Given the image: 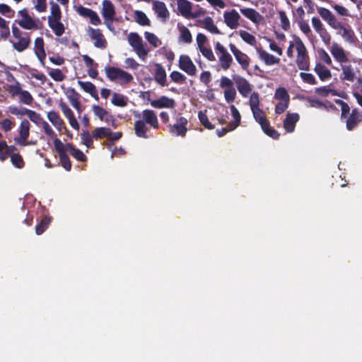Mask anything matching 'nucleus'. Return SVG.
<instances>
[{"label": "nucleus", "instance_id": "f257e3e1", "mask_svg": "<svg viewBox=\"0 0 362 362\" xmlns=\"http://www.w3.org/2000/svg\"><path fill=\"white\" fill-rule=\"evenodd\" d=\"M336 103L341 107V120L345 123L346 129L354 131L362 123V111L355 107L351 110L349 105L344 100L337 99Z\"/></svg>", "mask_w": 362, "mask_h": 362}, {"label": "nucleus", "instance_id": "f03ea898", "mask_svg": "<svg viewBox=\"0 0 362 362\" xmlns=\"http://www.w3.org/2000/svg\"><path fill=\"white\" fill-rule=\"evenodd\" d=\"M293 40L297 52L296 63L300 70H310V57L305 45H304L300 37L293 36Z\"/></svg>", "mask_w": 362, "mask_h": 362}, {"label": "nucleus", "instance_id": "7ed1b4c3", "mask_svg": "<svg viewBox=\"0 0 362 362\" xmlns=\"http://www.w3.org/2000/svg\"><path fill=\"white\" fill-rule=\"evenodd\" d=\"M127 40L138 57L141 59L145 60L149 52V49L144 43L139 35L137 33H130L127 36Z\"/></svg>", "mask_w": 362, "mask_h": 362}, {"label": "nucleus", "instance_id": "20e7f679", "mask_svg": "<svg viewBox=\"0 0 362 362\" xmlns=\"http://www.w3.org/2000/svg\"><path fill=\"white\" fill-rule=\"evenodd\" d=\"M54 149L57 152L59 158V163L61 166L66 171L69 172L71 170L72 164L71 160L67 154V151L65 148L64 144L62 141L55 138L53 141Z\"/></svg>", "mask_w": 362, "mask_h": 362}, {"label": "nucleus", "instance_id": "39448f33", "mask_svg": "<svg viewBox=\"0 0 362 362\" xmlns=\"http://www.w3.org/2000/svg\"><path fill=\"white\" fill-rule=\"evenodd\" d=\"M188 120L184 117H179L176 119V123L170 124L169 132L173 135L185 137L187 132Z\"/></svg>", "mask_w": 362, "mask_h": 362}, {"label": "nucleus", "instance_id": "423d86ee", "mask_svg": "<svg viewBox=\"0 0 362 362\" xmlns=\"http://www.w3.org/2000/svg\"><path fill=\"white\" fill-rule=\"evenodd\" d=\"M215 49L221 53V56L219 57V64L221 68L224 71L228 70L233 62V57L219 42L216 43Z\"/></svg>", "mask_w": 362, "mask_h": 362}, {"label": "nucleus", "instance_id": "0eeeda50", "mask_svg": "<svg viewBox=\"0 0 362 362\" xmlns=\"http://www.w3.org/2000/svg\"><path fill=\"white\" fill-rule=\"evenodd\" d=\"M334 28V30H340L341 32H338L341 37L347 42L355 45L358 42V38L355 35L354 30L349 25H344L341 22Z\"/></svg>", "mask_w": 362, "mask_h": 362}, {"label": "nucleus", "instance_id": "6e6552de", "mask_svg": "<svg viewBox=\"0 0 362 362\" xmlns=\"http://www.w3.org/2000/svg\"><path fill=\"white\" fill-rule=\"evenodd\" d=\"M178 66L189 76H195L197 74V68L188 55L180 56Z\"/></svg>", "mask_w": 362, "mask_h": 362}, {"label": "nucleus", "instance_id": "1a4fd4ad", "mask_svg": "<svg viewBox=\"0 0 362 362\" xmlns=\"http://www.w3.org/2000/svg\"><path fill=\"white\" fill-rule=\"evenodd\" d=\"M30 124L29 121L25 119L22 120L18 129L19 136L14 138L16 144L25 146V141L28 139L30 135Z\"/></svg>", "mask_w": 362, "mask_h": 362}, {"label": "nucleus", "instance_id": "9d476101", "mask_svg": "<svg viewBox=\"0 0 362 362\" xmlns=\"http://www.w3.org/2000/svg\"><path fill=\"white\" fill-rule=\"evenodd\" d=\"M87 32L90 39L94 40L95 47L105 49L107 47V40L100 29L88 27Z\"/></svg>", "mask_w": 362, "mask_h": 362}, {"label": "nucleus", "instance_id": "9b49d317", "mask_svg": "<svg viewBox=\"0 0 362 362\" xmlns=\"http://www.w3.org/2000/svg\"><path fill=\"white\" fill-rule=\"evenodd\" d=\"M177 10L179 13L185 18H195L197 17L196 13L192 12V4L187 0L177 1Z\"/></svg>", "mask_w": 362, "mask_h": 362}, {"label": "nucleus", "instance_id": "f8f14e48", "mask_svg": "<svg viewBox=\"0 0 362 362\" xmlns=\"http://www.w3.org/2000/svg\"><path fill=\"white\" fill-rule=\"evenodd\" d=\"M223 18L224 23L230 29H236L240 25L239 20L240 19V16L235 9L225 11L223 13Z\"/></svg>", "mask_w": 362, "mask_h": 362}, {"label": "nucleus", "instance_id": "ddd939ff", "mask_svg": "<svg viewBox=\"0 0 362 362\" xmlns=\"http://www.w3.org/2000/svg\"><path fill=\"white\" fill-rule=\"evenodd\" d=\"M229 47L236 61L240 64L241 67L243 69H247L250 65V59L248 56L238 49L233 43L229 45Z\"/></svg>", "mask_w": 362, "mask_h": 362}, {"label": "nucleus", "instance_id": "4468645a", "mask_svg": "<svg viewBox=\"0 0 362 362\" xmlns=\"http://www.w3.org/2000/svg\"><path fill=\"white\" fill-rule=\"evenodd\" d=\"M233 78L235 83V85L239 93L243 97H247L248 94L252 90L251 85L250 84L246 78L240 76H233Z\"/></svg>", "mask_w": 362, "mask_h": 362}, {"label": "nucleus", "instance_id": "2eb2a0df", "mask_svg": "<svg viewBox=\"0 0 362 362\" xmlns=\"http://www.w3.org/2000/svg\"><path fill=\"white\" fill-rule=\"evenodd\" d=\"M317 13L320 17L332 28H334L337 25L339 26V22L335 16L327 8L324 7H318Z\"/></svg>", "mask_w": 362, "mask_h": 362}, {"label": "nucleus", "instance_id": "dca6fc26", "mask_svg": "<svg viewBox=\"0 0 362 362\" xmlns=\"http://www.w3.org/2000/svg\"><path fill=\"white\" fill-rule=\"evenodd\" d=\"M142 121L144 123L150 125L153 129L159 128V123L156 112L152 110H144L141 112Z\"/></svg>", "mask_w": 362, "mask_h": 362}, {"label": "nucleus", "instance_id": "f3484780", "mask_svg": "<svg viewBox=\"0 0 362 362\" xmlns=\"http://www.w3.org/2000/svg\"><path fill=\"white\" fill-rule=\"evenodd\" d=\"M18 41L15 42L10 40V42L12 44L13 48L18 52H23L27 49L31 43V39L28 33H24V35L17 38Z\"/></svg>", "mask_w": 362, "mask_h": 362}, {"label": "nucleus", "instance_id": "a211bd4d", "mask_svg": "<svg viewBox=\"0 0 362 362\" xmlns=\"http://www.w3.org/2000/svg\"><path fill=\"white\" fill-rule=\"evenodd\" d=\"M34 52L42 66H45L46 52L45 50V42L42 37H39L35 40Z\"/></svg>", "mask_w": 362, "mask_h": 362}, {"label": "nucleus", "instance_id": "6ab92c4d", "mask_svg": "<svg viewBox=\"0 0 362 362\" xmlns=\"http://www.w3.org/2000/svg\"><path fill=\"white\" fill-rule=\"evenodd\" d=\"M151 105L153 107L158 109L174 108L175 106V102L174 99L163 95L156 100H151Z\"/></svg>", "mask_w": 362, "mask_h": 362}, {"label": "nucleus", "instance_id": "aec40b11", "mask_svg": "<svg viewBox=\"0 0 362 362\" xmlns=\"http://www.w3.org/2000/svg\"><path fill=\"white\" fill-rule=\"evenodd\" d=\"M330 52L335 60L339 63H346L349 61L345 50L337 43L332 45Z\"/></svg>", "mask_w": 362, "mask_h": 362}, {"label": "nucleus", "instance_id": "412c9836", "mask_svg": "<svg viewBox=\"0 0 362 362\" xmlns=\"http://www.w3.org/2000/svg\"><path fill=\"white\" fill-rule=\"evenodd\" d=\"M153 8L157 15V17L162 18L165 22L169 18L170 13L164 2L160 1H154L153 2Z\"/></svg>", "mask_w": 362, "mask_h": 362}, {"label": "nucleus", "instance_id": "4be33fe9", "mask_svg": "<svg viewBox=\"0 0 362 362\" xmlns=\"http://www.w3.org/2000/svg\"><path fill=\"white\" fill-rule=\"evenodd\" d=\"M299 119L300 116L298 113H287L284 120V127L285 130L288 133L294 132L296 124Z\"/></svg>", "mask_w": 362, "mask_h": 362}, {"label": "nucleus", "instance_id": "5701e85b", "mask_svg": "<svg viewBox=\"0 0 362 362\" xmlns=\"http://www.w3.org/2000/svg\"><path fill=\"white\" fill-rule=\"evenodd\" d=\"M102 15L106 20L112 21L115 16V8L110 0H103L102 3Z\"/></svg>", "mask_w": 362, "mask_h": 362}, {"label": "nucleus", "instance_id": "b1692460", "mask_svg": "<svg viewBox=\"0 0 362 362\" xmlns=\"http://www.w3.org/2000/svg\"><path fill=\"white\" fill-rule=\"evenodd\" d=\"M64 146L66 149L67 152L69 153L70 155L72 156L77 160L81 162L86 161L87 157L86 156V155L83 153L82 151H81L78 148H76L73 144H64Z\"/></svg>", "mask_w": 362, "mask_h": 362}, {"label": "nucleus", "instance_id": "393cba45", "mask_svg": "<svg viewBox=\"0 0 362 362\" xmlns=\"http://www.w3.org/2000/svg\"><path fill=\"white\" fill-rule=\"evenodd\" d=\"M240 13L247 18L255 23H259L263 18L262 16L255 9L252 8H240Z\"/></svg>", "mask_w": 362, "mask_h": 362}, {"label": "nucleus", "instance_id": "a878e982", "mask_svg": "<svg viewBox=\"0 0 362 362\" xmlns=\"http://www.w3.org/2000/svg\"><path fill=\"white\" fill-rule=\"evenodd\" d=\"M156 71L154 74L155 81L160 86H166V72L163 66L160 64H156Z\"/></svg>", "mask_w": 362, "mask_h": 362}, {"label": "nucleus", "instance_id": "bb28decb", "mask_svg": "<svg viewBox=\"0 0 362 362\" xmlns=\"http://www.w3.org/2000/svg\"><path fill=\"white\" fill-rule=\"evenodd\" d=\"M148 131V128L146 126V124L144 123V121L139 119L134 122V132L136 136L147 139L148 138V136L147 135Z\"/></svg>", "mask_w": 362, "mask_h": 362}, {"label": "nucleus", "instance_id": "cd10ccee", "mask_svg": "<svg viewBox=\"0 0 362 362\" xmlns=\"http://www.w3.org/2000/svg\"><path fill=\"white\" fill-rule=\"evenodd\" d=\"M258 53L259 55V58L264 61L265 64L268 66L274 65L276 64H279L280 62V59L274 57V55L268 53L267 51L259 49L258 50Z\"/></svg>", "mask_w": 362, "mask_h": 362}, {"label": "nucleus", "instance_id": "c85d7f7f", "mask_svg": "<svg viewBox=\"0 0 362 362\" xmlns=\"http://www.w3.org/2000/svg\"><path fill=\"white\" fill-rule=\"evenodd\" d=\"M48 25L57 37H60L64 33L65 27L61 20L48 19Z\"/></svg>", "mask_w": 362, "mask_h": 362}, {"label": "nucleus", "instance_id": "c756f323", "mask_svg": "<svg viewBox=\"0 0 362 362\" xmlns=\"http://www.w3.org/2000/svg\"><path fill=\"white\" fill-rule=\"evenodd\" d=\"M202 27L210 32L212 34H220V30L214 24L213 19L207 16L203 20L199 21Z\"/></svg>", "mask_w": 362, "mask_h": 362}, {"label": "nucleus", "instance_id": "7c9ffc66", "mask_svg": "<svg viewBox=\"0 0 362 362\" xmlns=\"http://www.w3.org/2000/svg\"><path fill=\"white\" fill-rule=\"evenodd\" d=\"M16 22L18 23L19 26H21L23 29L37 30L39 28L37 25L39 20H34L33 18H31V16H29L25 19H21Z\"/></svg>", "mask_w": 362, "mask_h": 362}, {"label": "nucleus", "instance_id": "2f4dec72", "mask_svg": "<svg viewBox=\"0 0 362 362\" xmlns=\"http://www.w3.org/2000/svg\"><path fill=\"white\" fill-rule=\"evenodd\" d=\"M314 71L322 81H327L332 77L331 71L321 63L316 64Z\"/></svg>", "mask_w": 362, "mask_h": 362}, {"label": "nucleus", "instance_id": "473e14b6", "mask_svg": "<svg viewBox=\"0 0 362 362\" xmlns=\"http://www.w3.org/2000/svg\"><path fill=\"white\" fill-rule=\"evenodd\" d=\"M80 87L86 93H89L95 100H98V95L96 88L93 83L89 81H78Z\"/></svg>", "mask_w": 362, "mask_h": 362}, {"label": "nucleus", "instance_id": "72a5a7b5", "mask_svg": "<svg viewBox=\"0 0 362 362\" xmlns=\"http://www.w3.org/2000/svg\"><path fill=\"white\" fill-rule=\"evenodd\" d=\"M341 75L342 80L353 82L355 80L356 74L354 68L351 65H341Z\"/></svg>", "mask_w": 362, "mask_h": 362}, {"label": "nucleus", "instance_id": "f704fd0d", "mask_svg": "<svg viewBox=\"0 0 362 362\" xmlns=\"http://www.w3.org/2000/svg\"><path fill=\"white\" fill-rule=\"evenodd\" d=\"M178 30L180 32L179 41L187 44L192 42V37L189 30L185 25H179Z\"/></svg>", "mask_w": 362, "mask_h": 362}, {"label": "nucleus", "instance_id": "c9c22d12", "mask_svg": "<svg viewBox=\"0 0 362 362\" xmlns=\"http://www.w3.org/2000/svg\"><path fill=\"white\" fill-rule=\"evenodd\" d=\"M254 119L261 126V128L267 124L268 120L265 112L262 109H257L252 111Z\"/></svg>", "mask_w": 362, "mask_h": 362}, {"label": "nucleus", "instance_id": "e433bc0d", "mask_svg": "<svg viewBox=\"0 0 362 362\" xmlns=\"http://www.w3.org/2000/svg\"><path fill=\"white\" fill-rule=\"evenodd\" d=\"M134 21L140 25L142 26H150L151 21L146 15V13L141 11H135L134 12Z\"/></svg>", "mask_w": 362, "mask_h": 362}, {"label": "nucleus", "instance_id": "4c0bfd02", "mask_svg": "<svg viewBox=\"0 0 362 362\" xmlns=\"http://www.w3.org/2000/svg\"><path fill=\"white\" fill-rule=\"evenodd\" d=\"M111 134V129L107 127H96L93 131V137L95 140L102 139L103 138L109 137Z\"/></svg>", "mask_w": 362, "mask_h": 362}, {"label": "nucleus", "instance_id": "58836bf2", "mask_svg": "<svg viewBox=\"0 0 362 362\" xmlns=\"http://www.w3.org/2000/svg\"><path fill=\"white\" fill-rule=\"evenodd\" d=\"M230 111L234 118V122H230L229 126H230V129H235L240 124L241 116L238 110L233 105H230Z\"/></svg>", "mask_w": 362, "mask_h": 362}, {"label": "nucleus", "instance_id": "ea45409f", "mask_svg": "<svg viewBox=\"0 0 362 362\" xmlns=\"http://www.w3.org/2000/svg\"><path fill=\"white\" fill-rule=\"evenodd\" d=\"M51 222V218L49 217L45 216L44 217L39 223H37L35 226V233L37 235L42 234L48 228L49 223Z\"/></svg>", "mask_w": 362, "mask_h": 362}, {"label": "nucleus", "instance_id": "a19ab883", "mask_svg": "<svg viewBox=\"0 0 362 362\" xmlns=\"http://www.w3.org/2000/svg\"><path fill=\"white\" fill-rule=\"evenodd\" d=\"M9 77L11 78V80L16 81V84L15 85H9L8 86L7 90H8V93L13 97L16 96V95H18L21 93V90H22L20 83L18 81H17L16 80V78L13 76V74H9Z\"/></svg>", "mask_w": 362, "mask_h": 362}, {"label": "nucleus", "instance_id": "79ce46f5", "mask_svg": "<svg viewBox=\"0 0 362 362\" xmlns=\"http://www.w3.org/2000/svg\"><path fill=\"white\" fill-rule=\"evenodd\" d=\"M47 118L52 124L57 128H60L64 123L59 117V115L54 111H50L47 113Z\"/></svg>", "mask_w": 362, "mask_h": 362}, {"label": "nucleus", "instance_id": "37998d69", "mask_svg": "<svg viewBox=\"0 0 362 362\" xmlns=\"http://www.w3.org/2000/svg\"><path fill=\"white\" fill-rule=\"evenodd\" d=\"M144 36L148 42L155 48L162 44L161 40L154 33L146 31Z\"/></svg>", "mask_w": 362, "mask_h": 362}, {"label": "nucleus", "instance_id": "c03bdc74", "mask_svg": "<svg viewBox=\"0 0 362 362\" xmlns=\"http://www.w3.org/2000/svg\"><path fill=\"white\" fill-rule=\"evenodd\" d=\"M274 98L281 101H290L289 94L284 87L276 88L274 93Z\"/></svg>", "mask_w": 362, "mask_h": 362}, {"label": "nucleus", "instance_id": "a18cd8bd", "mask_svg": "<svg viewBox=\"0 0 362 362\" xmlns=\"http://www.w3.org/2000/svg\"><path fill=\"white\" fill-rule=\"evenodd\" d=\"M65 95L69 99L71 105L80 100L81 95L73 88H68L65 91Z\"/></svg>", "mask_w": 362, "mask_h": 362}, {"label": "nucleus", "instance_id": "49530a36", "mask_svg": "<svg viewBox=\"0 0 362 362\" xmlns=\"http://www.w3.org/2000/svg\"><path fill=\"white\" fill-rule=\"evenodd\" d=\"M206 111L202 112L199 111L198 113V118L199 119L200 123L207 129L211 130L215 128V126L212 124L206 114Z\"/></svg>", "mask_w": 362, "mask_h": 362}, {"label": "nucleus", "instance_id": "de8ad7c7", "mask_svg": "<svg viewBox=\"0 0 362 362\" xmlns=\"http://www.w3.org/2000/svg\"><path fill=\"white\" fill-rule=\"evenodd\" d=\"M51 15L48 16V19L61 20L62 12L59 5L53 1L51 3Z\"/></svg>", "mask_w": 362, "mask_h": 362}, {"label": "nucleus", "instance_id": "09e8293b", "mask_svg": "<svg viewBox=\"0 0 362 362\" xmlns=\"http://www.w3.org/2000/svg\"><path fill=\"white\" fill-rule=\"evenodd\" d=\"M239 35L240 37L243 39V41H245L246 43L255 46L257 43V40L255 37L250 34V33L245 31V30H240Z\"/></svg>", "mask_w": 362, "mask_h": 362}, {"label": "nucleus", "instance_id": "8fccbe9b", "mask_svg": "<svg viewBox=\"0 0 362 362\" xmlns=\"http://www.w3.org/2000/svg\"><path fill=\"white\" fill-rule=\"evenodd\" d=\"M106 76L110 81H115L118 79L119 74L121 70L119 68L107 66L105 69Z\"/></svg>", "mask_w": 362, "mask_h": 362}, {"label": "nucleus", "instance_id": "3c124183", "mask_svg": "<svg viewBox=\"0 0 362 362\" xmlns=\"http://www.w3.org/2000/svg\"><path fill=\"white\" fill-rule=\"evenodd\" d=\"M9 157L11 158V163L16 168L21 169L25 166V162L23 160V158L19 153L11 155V156Z\"/></svg>", "mask_w": 362, "mask_h": 362}, {"label": "nucleus", "instance_id": "603ef678", "mask_svg": "<svg viewBox=\"0 0 362 362\" xmlns=\"http://www.w3.org/2000/svg\"><path fill=\"white\" fill-rule=\"evenodd\" d=\"M112 103L115 106L125 107L127 105V99L123 95L114 93L112 98Z\"/></svg>", "mask_w": 362, "mask_h": 362}, {"label": "nucleus", "instance_id": "864d4df0", "mask_svg": "<svg viewBox=\"0 0 362 362\" xmlns=\"http://www.w3.org/2000/svg\"><path fill=\"white\" fill-rule=\"evenodd\" d=\"M81 138L82 141V144H84L88 148L93 147V135L91 136L88 131H83L81 134Z\"/></svg>", "mask_w": 362, "mask_h": 362}, {"label": "nucleus", "instance_id": "5fc2aeb1", "mask_svg": "<svg viewBox=\"0 0 362 362\" xmlns=\"http://www.w3.org/2000/svg\"><path fill=\"white\" fill-rule=\"evenodd\" d=\"M279 16L281 21V28L285 31H288V30H290V21L287 17L286 12L284 11H279Z\"/></svg>", "mask_w": 362, "mask_h": 362}, {"label": "nucleus", "instance_id": "6e6d98bb", "mask_svg": "<svg viewBox=\"0 0 362 362\" xmlns=\"http://www.w3.org/2000/svg\"><path fill=\"white\" fill-rule=\"evenodd\" d=\"M262 131L269 137L274 139H278L280 136V134L274 128L271 127L270 122L262 127Z\"/></svg>", "mask_w": 362, "mask_h": 362}, {"label": "nucleus", "instance_id": "4d7b16f0", "mask_svg": "<svg viewBox=\"0 0 362 362\" xmlns=\"http://www.w3.org/2000/svg\"><path fill=\"white\" fill-rule=\"evenodd\" d=\"M49 76L55 81L61 82L65 79V75L59 69H52L49 72Z\"/></svg>", "mask_w": 362, "mask_h": 362}, {"label": "nucleus", "instance_id": "13d9d810", "mask_svg": "<svg viewBox=\"0 0 362 362\" xmlns=\"http://www.w3.org/2000/svg\"><path fill=\"white\" fill-rule=\"evenodd\" d=\"M30 110L26 107H18L16 106H10L8 107V112L14 115H27L29 112Z\"/></svg>", "mask_w": 362, "mask_h": 362}, {"label": "nucleus", "instance_id": "bf43d9fd", "mask_svg": "<svg viewBox=\"0 0 362 362\" xmlns=\"http://www.w3.org/2000/svg\"><path fill=\"white\" fill-rule=\"evenodd\" d=\"M249 102L251 111L259 109V98L257 93L254 92L251 94Z\"/></svg>", "mask_w": 362, "mask_h": 362}, {"label": "nucleus", "instance_id": "052dcab7", "mask_svg": "<svg viewBox=\"0 0 362 362\" xmlns=\"http://www.w3.org/2000/svg\"><path fill=\"white\" fill-rule=\"evenodd\" d=\"M236 95L237 93L235 88L224 90V98L228 103H233L236 98Z\"/></svg>", "mask_w": 362, "mask_h": 362}, {"label": "nucleus", "instance_id": "680f3d73", "mask_svg": "<svg viewBox=\"0 0 362 362\" xmlns=\"http://www.w3.org/2000/svg\"><path fill=\"white\" fill-rule=\"evenodd\" d=\"M170 77L171 80L177 83L182 84L186 81V77L177 71H173L170 73Z\"/></svg>", "mask_w": 362, "mask_h": 362}, {"label": "nucleus", "instance_id": "e2e57ef3", "mask_svg": "<svg viewBox=\"0 0 362 362\" xmlns=\"http://www.w3.org/2000/svg\"><path fill=\"white\" fill-rule=\"evenodd\" d=\"M20 100L22 103L25 105H30L33 100L32 95L28 90H21V93L19 94Z\"/></svg>", "mask_w": 362, "mask_h": 362}, {"label": "nucleus", "instance_id": "0e129e2a", "mask_svg": "<svg viewBox=\"0 0 362 362\" xmlns=\"http://www.w3.org/2000/svg\"><path fill=\"white\" fill-rule=\"evenodd\" d=\"M93 111L94 114L102 121H103L104 118L106 115H107L108 112L103 107L94 105L92 107Z\"/></svg>", "mask_w": 362, "mask_h": 362}, {"label": "nucleus", "instance_id": "69168bd1", "mask_svg": "<svg viewBox=\"0 0 362 362\" xmlns=\"http://www.w3.org/2000/svg\"><path fill=\"white\" fill-rule=\"evenodd\" d=\"M28 117L33 122L35 123L37 125L41 124V123L44 121V119L39 113L32 110H30L28 114Z\"/></svg>", "mask_w": 362, "mask_h": 362}, {"label": "nucleus", "instance_id": "338daca9", "mask_svg": "<svg viewBox=\"0 0 362 362\" xmlns=\"http://www.w3.org/2000/svg\"><path fill=\"white\" fill-rule=\"evenodd\" d=\"M300 76L301 79L306 83H308L310 85H315L317 83V81H316L315 76L312 74L300 72Z\"/></svg>", "mask_w": 362, "mask_h": 362}, {"label": "nucleus", "instance_id": "774afa93", "mask_svg": "<svg viewBox=\"0 0 362 362\" xmlns=\"http://www.w3.org/2000/svg\"><path fill=\"white\" fill-rule=\"evenodd\" d=\"M0 13L8 18L14 16L15 11L6 4H0Z\"/></svg>", "mask_w": 362, "mask_h": 362}]
</instances>
